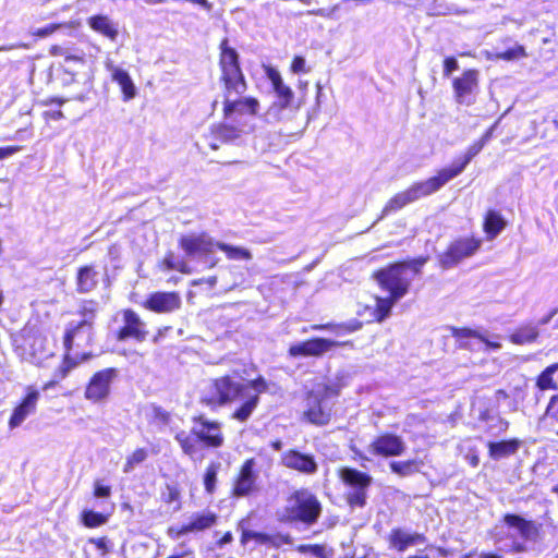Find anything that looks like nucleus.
<instances>
[{
    "mask_svg": "<svg viewBox=\"0 0 558 558\" xmlns=\"http://www.w3.org/2000/svg\"><path fill=\"white\" fill-rule=\"evenodd\" d=\"M218 54L221 112L225 120H234L241 117H256L259 114L260 102L246 95L248 82L241 65V58L230 40L225 37L220 40Z\"/></svg>",
    "mask_w": 558,
    "mask_h": 558,
    "instance_id": "f257e3e1",
    "label": "nucleus"
},
{
    "mask_svg": "<svg viewBox=\"0 0 558 558\" xmlns=\"http://www.w3.org/2000/svg\"><path fill=\"white\" fill-rule=\"evenodd\" d=\"M246 387L252 388L255 393L245 399L230 414L232 420L245 423L257 409L259 396L269 390V384L262 375L248 380L247 385L236 381L229 374L215 377L209 380L206 391L201 395L199 403L211 411H217L241 398Z\"/></svg>",
    "mask_w": 558,
    "mask_h": 558,
    "instance_id": "f03ea898",
    "label": "nucleus"
},
{
    "mask_svg": "<svg viewBox=\"0 0 558 558\" xmlns=\"http://www.w3.org/2000/svg\"><path fill=\"white\" fill-rule=\"evenodd\" d=\"M428 256L400 259L375 269L371 278L379 289L399 300L408 295L412 288V280L420 277Z\"/></svg>",
    "mask_w": 558,
    "mask_h": 558,
    "instance_id": "7ed1b4c3",
    "label": "nucleus"
},
{
    "mask_svg": "<svg viewBox=\"0 0 558 558\" xmlns=\"http://www.w3.org/2000/svg\"><path fill=\"white\" fill-rule=\"evenodd\" d=\"M191 421L193 427L190 433L179 430L174 435L183 454L195 459L203 449H218L225 445L226 437L220 422L209 420L204 414L194 415Z\"/></svg>",
    "mask_w": 558,
    "mask_h": 558,
    "instance_id": "20e7f679",
    "label": "nucleus"
},
{
    "mask_svg": "<svg viewBox=\"0 0 558 558\" xmlns=\"http://www.w3.org/2000/svg\"><path fill=\"white\" fill-rule=\"evenodd\" d=\"M340 395V385L337 383L322 384L317 390L311 389L304 393L306 408L302 418L315 426L328 425L332 417V407L327 404L328 399Z\"/></svg>",
    "mask_w": 558,
    "mask_h": 558,
    "instance_id": "39448f33",
    "label": "nucleus"
},
{
    "mask_svg": "<svg viewBox=\"0 0 558 558\" xmlns=\"http://www.w3.org/2000/svg\"><path fill=\"white\" fill-rule=\"evenodd\" d=\"M10 340L13 352L23 362L34 363L47 356V337L35 324L26 323Z\"/></svg>",
    "mask_w": 558,
    "mask_h": 558,
    "instance_id": "423d86ee",
    "label": "nucleus"
},
{
    "mask_svg": "<svg viewBox=\"0 0 558 558\" xmlns=\"http://www.w3.org/2000/svg\"><path fill=\"white\" fill-rule=\"evenodd\" d=\"M289 506L284 508V520L290 523L301 522L307 526L315 524L322 515L323 506L315 494L300 488L288 497Z\"/></svg>",
    "mask_w": 558,
    "mask_h": 558,
    "instance_id": "0eeeda50",
    "label": "nucleus"
},
{
    "mask_svg": "<svg viewBox=\"0 0 558 558\" xmlns=\"http://www.w3.org/2000/svg\"><path fill=\"white\" fill-rule=\"evenodd\" d=\"M178 246L184 252L186 257L206 262L208 268H214L219 263V259L215 257L218 241H215L205 231L182 234L178 240Z\"/></svg>",
    "mask_w": 558,
    "mask_h": 558,
    "instance_id": "6e6552de",
    "label": "nucleus"
},
{
    "mask_svg": "<svg viewBox=\"0 0 558 558\" xmlns=\"http://www.w3.org/2000/svg\"><path fill=\"white\" fill-rule=\"evenodd\" d=\"M337 475L342 484L351 489L344 495L348 506L351 508L365 507L367 490L373 484V477L368 473L351 466L338 469Z\"/></svg>",
    "mask_w": 558,
    "mask_h": 558,
    "instance_id": "1a4fd4ad",
    "label": "nucleus"
},
{
    "mask_svg": "<svg viewBox=\"0 0 558 558\" xmlns=\"http://www.w3.org/2000/svg\"><path fill=\"white\" fill-rule=\"evenodd\" d=\"M510 395L506 389H497L494 397L474 393L471 398V411L476 412L477 420L487 423L496 417L498 434H504L509 428V422L499 415V402L507 400Z\"/></svg>",
    "mask_w": 558,
    "mask_h": 558,
    "instance_id": "9d476101",
    "label": "nucleus"
},
{
    "mask_svg": "<svg viewBox=\"0 0 558 558\" xmlns=\"http://www.w3.org/2000/svg\"><path fill=\"white\" fill-rule=\"evenodd\" d=\"M483 240L475 235L459 236L447 245L438 256L439 266L449 269L460 264L465 258L474 256L482 247Z\"/></svg>",
    "mask_w": 558,
    "mask_h": 558,
    "instance_id": "9b49d317",
    "label": "nucleus"
},
{
    "mask_svg": "<svg viewBox=\"0 0 558 558\" xmlns=\"http://www.w3.org/2000/svg\"><path fill=\"white\" fill-rule=\"evenodd\" d=\"M120 377V369L106 367L96 371L88 378L84 388V398L93 404L106 402L112 391V384Z\"/></svg>",
    "mask_w": 558,
    "mask_h": 558,
    "instance_id": "f8f14e48",
    "label": "nucleus"
},
{
    "mask_svg": "<svg viewBox=\"0 0 558 558\" xmlns=\"http://www.w3.org/2000/svg\"><path fill=\"white\" fill-rule=\"evenodd\" d=\"M255 466L256 461L254 458L244 460L240 465L231 483L230 494L233 498L251 497L259 490L258 473Z\"/></svg>",
    "mask_w": 558,
    "mask_h": 558,
    "instance_id": "ddd939ff",
    "label": "nucleus"
},
{
    "mask_svg": "<svg viewBox=\"0 0 558 558\" xmlns=\"http://www.w3.org/2000/svg\"><path fill=\"white\" fill-rule=\"evenodd\" d=\"M352 340L335 341L322 337H313L306 340L292 343L288 348V355L290 357H319L336 347H350L353 348Z\"/></svg>",
    "mask_w": 558,
    "mask_h": 558,
    "instance_id": "4468645a",
    "label": "nucleus"
},
{
    "mask_svg": "<svg viewBox=\"0 0 558 558\" xmlns=\"http://www.w3.org/2000/svg\"><path fill=\"white\" fill-rule=\"evenodd\" d=\"M119 315L121 316L122 326L113 333L116 341L123 342L132 339L135 342H143L147 339L149 330L146 323L133 308H122Z\"/></svg>",
    "mask_w": 558,
    "mask_h": 558,
    "instance_id": "2eb2a0df",
    "label": "nucleus"
},
{
    "mask_svg": "<svg viewBox=\"0 0 558 558\" xmlns=\"http://www.w3.org/2000/svg\"><path fill=\"white\" fill-rule=\"evenodd\" d=\"M217 522L218 514L213 511L195 512L191 515L189 522L179 526H168L166 533L170 539L177 541L186 534H195L209 530L215 526Z\"/></svg>",
    "mask_w": 558,
    "mask_h": 558,
    "instance_id": "dca6fc26",
    "label": "nucleus"
},
{
    "mask_svg": "<svg viewBox=\"0 0 558 558\" xmlns=\"http://www.w3.org/2000/svg\"><path fill=\"white\" fill-rule=\"evenodd\" d=\"M280 464L293 472L305 476L315 475L319 464L311 452H303L296 448H290L280 454Z\"/></svg>",
    "mask_w": 558,
    "mask_h": 558,
    "instance_id": "f3484780",
    "label": "nucleus"
},
{
    "mask_svg": "<svg viewBox=\"0 0 558 558\" xmlns=\"http://www.w3.org/2000/svg\"><path fill=\"white\" fill-rule=\"evenodd\" d=\"M243 134L244 129L242 123L218 122L210 126L204 138L211 150H217L222 145L235 143Z\"/></svg>",
    "mask_w": 558,
    "mask_h": 558,
    "instance_id": "a211bd4d",
    "label": "nucleus"
},
{
    "mask_svg": "<svg viewBox=\"0 0 558 558\" xmlns=\"http://www.w3.org/2000/svg\"><path fill=\"white\" fill-rule=\"evenodd\" d=\"M480 71L477 69H466L462 74L452 81L454 99L460 105H472L474 95L478 90Z\"/></svg>",
    "mask_w": 558,
    "mask_h": 558,
    "instance_id": "6ab92c4d",
    "label": "nucleus"
},
{
    "mask_svg": "<svg viewBox=\"0 0 558 558\" xmlns=\"http://www.w3.org/2000/svg\"><path fill=\"white\" fill-rule=\"evenodd\" d=\"M254 541L256 545H264L268 548L280 549L286 545H292L293 538L289 533L275 532L266 533L262 531H254L250 529H242L240 535V543L246 546L248 542Z\"/></svg>",
    "mask_w": 558,
    "mask_h": 558,
    "instance_id": "aec40b11",
    "label": "nucleus"
},
{
    "mask_svg": "<svg viewBox=\"0 0 558 558\" xmlns=\"http://www.w3.org/2000/svg\"><path fill=\"white\" fill-rule=\"evenodd\" d=\"M142 306L157 314L172 313L181 308L182 299L177 291H156L147 295Z\"/></svg>",
    "mask_w": 558,
    "mask_h": 558,
    "instance_id": "412c9836",
    "label": "nucleus"
},
{
    "mask_svg": "<svg viewBox=\"0 0 558 558\" xmlns=\"http://www.w3.org/2000/svg\"><path fill=\"white\" fill-rule=\"evenodd\" d=\"M264 71L276 94V100L272 102L271 108L278 111L290 108L294 100V93L292 88L283 82L280 72L274 66L265 65Z\"/></svg>",
    "mask_w": 558,
    "mask_h": 558,
    "instance_id": "4be33fe9",
    "label": "nucleus"
},
{
    "mask_svg": "<svg viewBox=\"0 0 558 558\" xmlns=\"http://www.w3.org/2000/svg\"><path fill=\"white\" fill-rule=\"evenodd\" d=\"M39 398L40 393L34 386L25 388V395L13 408L9 417L8 425L10 429L19 427L29 415L36 412Z\"/></svg>",
    "mask_w": 558,
    "mask_h": 558,
    "instance_id": "5701e85b",
    "label": "nucleus"
},
{
    "mask_svg": "<svg viewBox=\"0 0 558 558\" xmlns=\"http://www.w3.org/2000/svg\"><path fill=\"white\" fill-rule=\"evenodd\" d=\"M369 451L378 457H398L404 452V442L400 436L386 432L374 438Z\"/></svg>",
    "mask_w": 558,
    "mask_h": 558,
    "instance_id": "b1692460",
    "label": "nucleus"
},
{
    "mask_svg": "<svg viewBox=\"0 0 558 558\" xmlns=\"http://www.w3.org/2000/svg\"><path fill=\"white\" fill-rule=\"evenodd\" d=\"M76 326L77 324L74 322H69L65 325L62 336L63 349L78 351L94 343V330Z\"/></svg>",
    "mask_w": 558,
    "mask_h": 558,
    "instance_id": "393cba45",
    "label": "nucleus"
},
{
    "mask_svg": "<svg viewBox=\"0 0 558 558\" xmlns=\"http://www.w3.org/2000/svg\"><path fill=\"white\" fill-rule=\"evenodd\" d=\"M388 548L397 553H404L410 547L424 544L426 536L418 532H408L402 527H392L386 536Z\"/></svg>",
    "mask_w": 558,
    "mask_h": 558,
    "instance_id": "a878e982",
    "label": "nucleus"
},
{
    "mask_svg": "<svg viewBox=\"0 0 558 558\" xmlns=\"http://www.w3.org/2000/svg\"><path fill=\"white\" fill-rule=\"evenodd\" d=\"M501 522L508 529H514L523 539L536 541L541 535L542 524L534 520L525 519L517 513H505Z\"/></svg>",
    "mask_w": 558,
    "mask_h": 558,
    "instance_id": "bb28decb",
    "label": "nucleus"
},
{
    "mask_svg": "<svg viewBox=\"0 0 558 558\" xmlns=\"http://www.w3.org/2000/svg\"><path fill=\"white\" fill-rule=\"evenodd\" d=\"M463 170L458 163H453L450 167L441 168L437 171V173L424 181H417V185L423 194V196H428L440 190L446 183L450 180L458 177L462 173Z\"/></svg>",
    "mask_w": 558,
    "mask_h": 558,
    "instance_id": "cd10ccee",
    "label": "nucleus"
},
{
    "mask_svg": "<svg viewBox=\"0 0 558 558\" xmlns=\"http://www.w3.org/2000/svg\"><path fill=\"white\" fill-rule=\"evenodd\" d=\"M424 197L417 183H412L409 187L403 191L396 193L391 196L381 209L380 217L389 216L392 213H396L407 205Z\"/></svg>",
    "mask_w": 558,
    "mask_h": 558,
    "instance_id": "c85d7f7f",
    "label": "nucleus"
},
{
    "mask_svg": "<svg viewBox=\"0 0 558 558\" xmlns=\"http://www.w3.org/2000/svg\"><path fill=\"white\" fill-rule=\"evenodd\" d=\"M94 356L95 354L92 351L63 349L61 362L54 371V376L64 379L78 365L90 361Z\"/></svg>",
    "mask_w": 558,
    "mask_h": 558,
    "instance_id": "c756f323",
    "label": "nucleus"
},
{
    "mask_svg": "<svg viewBox=\"0 0 558 558\" xmlns=\"http://www.w3.org/2000/svg\"><path fill=\"white\" fill-rule=\"evenodd\" d=\"M522 440L519 438H508L497 441H488L486 445L487 453L492 460L498 461L515 454L522 447Z\"/></svg>",
    "mask_w": 558,
    "mask_h": 558,
    "instance_id": "7c9ffc66",
    "label": "nucleus"
},
{
    "mask_svg": "<svg viewBox=\"0 0 558 558\" xmlns=\"http://www.w3.org/2000/svg\"><path fill=\"white\" fill-rule=\"evenodd\" d=\"M98 287V272L94 265H82L75 275V291L78 294H87Z\"/></svg>",
    "mask_w": 558,
    "mask_h": 558,
    "instance_id": "2f4dec72",
    "label": "nucleus"
},
{
    "mask_svg": "<svg viewBox=\"0 0 558 558\" xmlns=\"http://www.w3.org/2000/svg\"><path fill=\"white\" fill-rule=\"evenodd\" d=\"M87 25L95 33L108 38L111 41H116L119 36V29L117 24L105 14H95L87 19Z\"/></svg>",
    "mask_w": 558,
    "mask_h": 558,
    "instance_id": "473e14b6",
    "label": "nucleus"
},
{
    "mask_svg": "<svg viewBox=\"0 0 558 558\" xmlns=\"http://www.w3.org/2000/svg\"><path fill=\"white\" fill-rule=\"evenodd\" d=\"M99 313V303L94 299H84L78 303L76 314L80 316V320L75 322L76 327H85L94 330L97 316Z\"/></svg>",
    "mask_w": 558,
    "mask_h": 558,
    "instance_id": "72a5a7b5",
    "label": "nucleus"
},
{
    "mask_svg": "<svg viewBox=\"0 0 558 558\" xmlns=\"http://www.w3.org/2000/svg\"><path fill=\"white\" fill-rule=\"evenodd\" d=\"M534 384L539 392H558V363H553L541 371L534 378Z\"/></svg>",
    "mask_w": 558,
    "mask_h": 558,
    "instance_id": "f704fd0d",
    "label": "nucleus"
},
{
    "mask_svg": "<svg viewBox=\"0 0 558 558\" xmlns=\"http://www.w3.org/2000/svg\"><path fill=\"white\" fill-rule=\"evenodd\" d=\"M507 226V221L502 215L495 210L488 209L483 218V231L488 240H494Z\"/></svg>",
    "mask_w": 558,
    "mask_h": 558,
    "instance_id": "c9c22d12",
    "label": "nucleus"
},
{
    "mask_svg": "<svg viewBox=\"0 0 558 558\" xmlns=\"http://www.w3.org/2000/svg\"><path fill=\"white\" fill-rule=\"evenodd\" d=\"M538 336L539 331L537 326L533 324H524L515 328L509 335V341L515 345H524L535 342Z\"/></svg>",
    "mask_w": 558,
    "mask_h": 558,
    "instance_id": "e433bc0d",
    "label": "nucleus"
},
{
    "mask_svg": "<svg viewBox=\"0 0 558 558\" xmlns=\"http://www.w3.org/2000/svg\"><path fill=\"white\" fill-rule=\"evenodd\" d=\"M114 505H111L108 512H98L92 509H84L80 513V522L86 529H97L105 525L113 512Z\"/></svg>",
    "mask_w": 558,
    "mask_h": 558,
    "instance_id": "4c0bfd02",
    "label": "nucleus"
},
{
    "mask_svg": "<svg viewBox=\"0 0 558 558\" xmlns=\"http://www.w3.org/2000/svg\"><path fill=\"white\" fill-rule=\"evenodd\" d=\"M423 466L424 461L421 459L391 461L389 463L390 471L400 477H408L413 474L420 473Z\"/></svg>",
    "mask_w": 558,
    "mask_h": 558,
    "instance_id": "58836bf2",
    "label": "nucleus"
},
{
    "mask_svg": "<svg viewBox=\"0 0 558 558\" xmlns=\"http://www.w3.org/2000/svg\"><path fill=\"white\" fill-rule=\"evenodd\" d=\"M400 300L387 294L386 296H375V307L373 310V319L376 323H383L391 314L392 307Z\"/></svg>",
    "mask_w": 558,
    "mask_h": 558,
    "instance_id": "ea45409f",
    "label": "nucleus"
},
{
    "mask_svg": "<svg viewBox=\"0 0 558 558\" xmlns=\"http://www.w3.org/2000/svg\"><path fill=\"white\" fill-rule=\"evenodd\" d=\"M160 267L163 270H175L183 275H190L193 271L189 263L183 258H179L173 251L166 252L163 258L160 262Z\"/></svg>",
    "mask_w": 558,
    "mask_h": 558,
    "instance_id": "a19ab883",
    "label": "nucleus"
},
{
    "mask_svg": "<svg viewBox=\"0 0 558 558\" xmlns=\"http://www.w3.org/2000/svg\"><path fill=\"white\" fill-rule=\"evenodd\" d=\"M112 80L119 84L123 93V99L130 100L135 97L136 89L129 73L122 69H114Z\"/></svg>",
    "mask_w": 558,
    "mask_h": 558,
    "instance_id": "79ce46f5",
    "label": "nucleus"
},
{
    "mask_svg": "<svg viewBox=\"0 0 558 558\" xmlns=\"http://www.w3.org/2000/svg\"><path fill=\"white\" fill-rule=\"evenodd\" d=\"M363 327V322L359 319H351L340 324L315 325L312 327L314 330L329 329L336 335H348L360 330Z\"/></svg>",
    "mask_w": 558,
    "mask_h": 558,
    "instance_id": "37998d69",
    "label": "nucleus"
},
{
    "mask_svg": "<svg viewBox=\"0 0 558 558\" xmlns=\"http://www.w3.org/2000/svg\"><path fill=\"white\" fill-rule=\"evenodd\" d=\"M217 250L223 252L230 260H251L252 253L250 250L241 246H234L228 243L218 242Z\"/></svg>",
    "mask_w": 558,
    "mask_h": 558,
    "instance_id": "c03bdc74",
    "label": "nucleus"
},
{
    "mask_svg": "<svg viewBox=\"0 0 558 558\" xmlns=\"http://www.w3.org/2000/svg\"><path fill=\"white\" fill-rule=\"evenodd\" d=\"M451 336L459 341V348L460 349H466L470 350V344L464 341V339L474 338L478 339L482 338V333L477 330H474L469 327H452L451 328Z\"/></svg>",
    "mask_w": 558,
    "mask_h": 558,
    "instance_id": "a18cd8bd",
    "label": "nucleus"
},
{
    "mask_svg": "<svg viewBox=\"0 0 558 558\" xmlns=\"http://www.w3.org/2000/svg\"><path fill=\"white\" fill-rule=\"evenodd\" d=\"M149 457V452L146 448L134 449L126 458L123 464V472L131 473L137 465L143 463Z\"/></svg>",
    "mask_w": 558,
    "mask_h": 558,
    "instance_id": "49530a36",
    "label": "nucleus"
},
{
    "mask_svg": "<svg viewBox=\"0 0 558 558\" xmlns=\"http://www.w3.org/2000/svg\"><path fill=\"white\" fill-rule=\"evenodd\" d=\"M508 393L513 400L514 409L524 408L530 393L529 384L523 381L520 385H515Z\"/></svg>",
    "mask_w": 558,
    "mask_h": 558,
    "instance_id": "de8ad7c7",
    "label": "nucleus"
},
{
    "mask_svg": "<svg viewBox=\"0 0 558 558\" xmlns=\"http://www.w3.org/2000/svg\"><path fill=\"white\" fill-rule=\"evenodd\" d=\"M219 463H209L204 473V488L209 495H213L216 490L217 474L219 470Z\"/></svg>",
    "mask_w": 558,
    "mask_h": 558,
    "instance_id": "09e8293b",
    "label": "nucleus"
},
{
    "mask_svg": "<svg viewBox=\"0 0 558 558\" xmlns=\"http://www.w3.org/2000/svg\"><path fill=\"white\" fill-rule=\"evenodd\" d=\"M485 147V145L480 141H474L465 150L463 156L460 158V160L457 162L459 167H461L462 170L466 168V166L472 161V159L477 156L482 149Z\"/></svg>",
    "mask_w": 558,
    "mask_h": 558,
    "instance_id": "8fccbe9b",
    "label": "nucleus"
},
{
    "mask_svg": "<svg viewBox=\"0 0 558 558\" xmlns=\"http://www.w3.org/2000/svg\"><path fill=\"white\" fill-rule=\"evenodd\" d=\"M545 416L549 420L551 425L558 426V392L554 393L547 403L545 409ZM556 435L558 436V428L556 429Z\"/></svg>",
    "mask_w": 558,
    "mask_h": 558,
    "instance_id": "3c124183",
    "label": "nucleus"
},
{
    "mask_svg": "<svg viewBox=\"0 0 558 558\" xmlns=\"http://www.w3.org/2000/svg\"><path fill=\"white\" fill-rule=\"evenodd\" d=\"M498 59L504 61H512L527 57L525 48L522 45H515L502 52L497 53Z\"/></svg>",
    "mask_w": 558,
    "mask_h": 558,
    "instance_id": "603ef678",
    "label": "nucleus"
},
{
    "mask_svg": "<svg viewBox=\"0 0 558 558\" xmlns=\"http://www.w3.org/2000/svg\"><path fill=\"white\" fill-rule=\"evenodd\" d=\"M112 495L111 485L105 484L102 480H95L93 483V496L95 498H110Z\"/></svg>",
    "mask_w": 558,
    "mask_h": 558,
    "instance_id": "864d4df0",
    "label": "nucleus"
},
{
    "mask_svg": "<svg viewBox=\"0 0 558 558\" xmlns=\"http://www.w3.org/2000/svg\"><path fill=\"white\" fill-rule=\"evenodd\" d=\"M50 53L52 56H63L64 60L66 62H76L83 64L85 62V59L83 56H76L72 53H68L61 46L53 45L50 47Z\"/></svg>",
    "mask_w": 558,
    "mask_h": 558,
    "instance_id": "5fc2aeb1",
    "label": "nucleus"
},
{
    "mask_svg": "<svg viewBox=\"0 0 558 558\" xmlns=\"http://www.w3.org/2000/svg\"><path fill=\"white\" fill-rule=\"evenodd\" d=\"M88 543L93 544L102 556L107 555L110 551L109 539L107 536L92 537L88 539Z\"/></svg>",
    "mask_w": 558,
    "mask_h": 558,
    "instance_id": "6e6d98bb",
    "label": "nucleus"
},
{
    "mask_svg": "<svg viewBox=\"0 0 558 558\" xmlns=\"http://www.w3.org/2000/svg\"><path fill=\"white\" fill-rule=\"evenodd\" d=\"M458 69L459 64L454 57L450 56L444 59V76L449 77Z\"/></svg>",
    "mask_w": 558,
    "mask_h": 558,
    "instance_id": "4d7b16f0",
    "label": "nucleus"
},
{
    "mask_svg": "<svg viewBox=\"0 0 558 558\" xmlns=\"http://www.w3.org/2000/svg\"><path fill=\"white\" fill-rule=\"evenodd\" d=\"M60 26H61L60 24L51 23L44 27L37 28L36 31H34L33 35L40 37V38L47 37V36H50L51 34H53L56 31H58L60 28Z\"/></svg>",
    "mask_w": 558,
    "mask_h": 558,
    "instance_id": "13d9d810",
    "label": "nucleus"
},
{
    "mask_svg": "<svg viewBox=\"0 0 558 558\" xmlns=\"http://www.w3.org/2000/svg\"><path fill=\"white\" fill-rule=\"evenodd\" d=\"M290 70L295 74L306 72L304 58L301 56L293 57L290 64Z\"/></svg>",
    "mask_w": 558,
    "mask_h": 558,
    "instance_id": "bf43d9fd",
    "label": "nucleus"
},
{
    "mask_svg": "<svg viewBox=\"0 0 558 558\" xmlns=\"http://www.w3.org/2000/svg\"><path fill=\"white\" fill-rule=\"evenodd\" d=\"M311 554L317 558H329L331 550L327 551L323 544H312Z\"/></svg>",
    "mask_w": 558,
    "mask_h": 558,
    "instance_id": "052dcab7",
    "label": "nucleus"
},
{
    "mask_svg": "<svg viewBox=\"0 0 558 558\" xmlns=\"http://www.w3.org/2000/svg\"><path fill=\"white\" fill-rule=\"evenodd\" d=\"M21 149L22 146L19 145L0 147V160L11 157L12 155L19 153Z\"/></svg>",
    "mask_w": 558,
    "mask_h": 558,
    "instance_id": "680f3d73",
    "label": "nucleus"
},
{
    "mask_svg": "<svg viewBox=\"0 0 558 558\" xmlns=\"http://www.w3.org/2000/svg\"><path fill=\"white\" fill-rule=\"evenodd\" d=\"M180 496V490L175 486H168V494L165 497V502L172 504L174 501H179Z\"/></svg>",
    "mask_w": 558,
    "mask_h": 558,
    "instance_id": "e2e57ef3",
    "label": "nucleus"
},
{
    "mask_svg": "<svg viewBox=\"0 0 558 558\" xmlns=\"http://www.w3.org/2000/svg\"><path fill=\"white\" fill-rule=\"evenodd\" d=\"M43 118L45 119L46 122H49V121H57V120H61L64 118V114L61 110H50V111H45L43 113Z\"/></svg>",
    "mask_w": 558,
    "mask_h": 558,
    "instance_id": "0e129e2a",
    "label": "nucleus"
},
{
    "mask_svg": "<svg viewBox=\"0 0 558 558\" xmlns=\"http://www.w3.org/2000/svg\"><path fill=\"white\" fill-rule=\"evenodd\" d=\"M497 122L490 125L478 138L484 145H486L493 138Z\"/></svg>",
    "mask_w": 558,
    "mask_h": 558,
    "instance_id": "69168bd1",
    "label": "nucleus"
},
{
    "mask_svg": "<svg viewBox=\"0 0 558 558\" xmlns=\"http://www.w3.org/2000/svg\"><path fill=\"white\" fill-rule=\"evenodd\" d=\"M233 541V535L231 531H227L222 534V536L216 541V545L221 548L227 544H230Z\"/></svg>",
    "mask_w": 558,
    "mask_h": 558,
    "instance_id": "338daca9",
    "label": "nucleus"
},
{
    "mask_svg": "<svg viewBox=\"0 0 558 558\" xmlns=\"http://www.w3.org/2000/svg\"><path fill=\"white\" fill-rule=\"evenodd\" d=\"M61 73H62V74H63V76H64V77L62 78L63 84H71V83H73V82H75V81H76V77H75V76H76V74H75L74 72H72V71L68 70L66 68H64V66H63V68H61Z\"/></svg>",
    "mask_w": 558,
    "mask_h": 558,
    "instance_id": "774afa93",
    "label": "nucleus"
}]
</instances>
